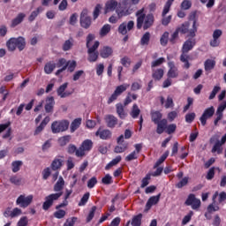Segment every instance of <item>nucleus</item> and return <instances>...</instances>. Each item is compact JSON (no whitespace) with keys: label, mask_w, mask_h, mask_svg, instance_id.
Wrapping results in <instances>:
<instances>
[{"label":"nucleus","mask_w":226,"mask_h":226,"mask_svg":"<svg viewBox=\"0 0 226 226\" xmlns=\"http://www.w3.org/2000/svg\"><path fill=\"white\" fill-rule=\"evenodd\" d=\"M89 200V192H87L83 195L80 201L79 202L78 206L82 207L85 204H87V201Z\"/></svg>","instance_id":"56"},{"label":"nucleus","mask_w":226,"mask_h":226,"mask_svg":"<svg viewBox=\"0 0 226 226\" xmlns=\"http://www.w3.org/2000/svg\"><path fill=\"white\" fill-rule=\"evenodd\" d=\"M7 47H8V49L11 50V52H13V50L17 49V38H11L7 41Z\"/></svg>","instance_id":"38"},{"label":"nucleus","mask_w":226,"mask_h":226,"mask_svg":"<svg viewBox=\"0 0 226 226\" xmlns=\"http://www.w3.org/2000/svg\"><path fill=\"white\" fill-rule=\"evenodd\" d=\"M89 11L87 9H84L80 15V25L85 28L87 29L91 26V18L87 16Z\"/></svg>","instance_id":"13"},{"label":"nucleus","mask_w":226,"mask_h":226,"mask_svg":"<svg viewBox=\"0 0 226 226\" xmlns=\"http://www.w3.org/2000/svg\"><path fill=\"white\" fill-rule=\"evenodd\" d=\"M102 181L103 185H112L113 183L112 176H110L109 174H107L104 177H102Z\"/></svg>","instance_id":"61"},{"label":"nucleus","mask_w":226,"mask_h":226,"mask_svg":"<svg viewBox=\"0 0 226 226\" xmlns=\"http://www.w3.org/2000/svg\"><path fill=\"white\" fill-rule=\"evenodd\" d=\"M72 47H73V39H69L64 42L63 50H64V52H66V51L70 50Z\"/></svg>","instance_id":"44"},{"label":"nucleus","mask_w":226,"mask_h":226,"mask_svg":"<svg viewBox=\"0 0 226 226\" xmlns=\"http://www.w3.org/2000/svg\"><path fill=\"white\" fill-rule=\"evenodd\" d=\"M124 142V136L122 134L117 138V144L115 147V153H124L125 149H128V143Z\"/></svg>","instance_id":"16"},{"label":"nucleus","mask_w":226,"mask_h":226,"mask_svg":"<svg viewBox=\"0 0 226 226\" xmlns=\"http://www.w3.org/2000/svg\"><path fill=\"white\" fill-rule=\"evenodd\" d=\"M70 142V136H64L58 139L59 146H66Z\"/></svg>","instance_id":"58"},{"label":"nucleus","mask_w":226,"mask_h":226,"mask_svg":"<svg viewBox=\"0 0 226 226\" xmlns=\"http://www.w3.org/2000/svg\"><path fill=\"white\" fill-rule=\"evenodd\" d=\"M113 52L114 50L112 49V48L109 46H103L100 49V56L101 57H102V59H107V57H110V56H112Z\"/></svg>","instance_id":"21"},{"label":"nucleus","mask_w":226,"mask_h":226,"mask_svg":"<svg viewBox=\"0 0 226 226\" xmlns=\"http://www.w3.org/2000/svg\"><path fill=\"white\" fill-rule=\"evenodd\" d=\"M190 180V178L188 177H185L184 178H182L177 185L176 187L177 188H183L184 186H186L188 185V181Z\"/></svg>","instance_id":"49"},{"label":"nucleus","mask_w":226,"mask_h":226,"mask_svg":"<svg viewBox=\"0 0 226 226\" xmlns=\"http://www.w3.org/2000/svg\"><path fill=\"white\" fill-rule=\"evenodd\" d=\"M61 197H63V192H56L47 196L42 205V208L44 209V211H48L52 204H54V202H56V200H58Z\"/></svg>","instance_id":"9"},{"label":"nucleus","mask_w":226,"mask_h":226,"mask_svg":"<svg viewBox=\"0 0 226 226\" xmlns=\"http://www.w3.org/2000/svg\"><path fill=\"white\" fill-rule=\"evenodd\" d=\"M55 218H57L58 220H61V218H64L66 216V211L64 210H57L54 213Z\"/></svg>","instance_id":"60"},{"label":"nucleus","mask_w":226,"mask_h":226,"mask_svg":"<svg viewBox=\"0 0 226 226\" xmlns=\"http://www.w3.org/2000/svg\"><path fill=\"white\" fill-rule=\"evenodd\" d=\"M90 149H93V140L85 139L80 147L76 151V156L82 157L86 155V153L89 152Z\"/></svg>","instance_id":"10"},{"label":"nucleus","mask_w":226,"mask_h":226,"mask_svg":"<svg viewBox=\"0 0 226 226\" xmlns=\"http://www.w3.org/2000/svg\"><path fill=\"white\" fill-rule=\"evenodd\" d=\"M63 188H64V178H63V177H59L53 187V190L54 192H56V193H63Z\"/></svg>","instance_id":"22"},{"label":"nucleus","mask_w":226,"mask_h":226,"mask_svg":"<svg viewBox=\"0 0 226 226\" xmlns=\"http://www.w3.org/2000/svg\"><path fill=\"white\" fill-rule=\"evenodd\" d=\"M226 142V135H224L222 138V140H217L213 148H212V153H217V154H221L222 151H223V148H222V146H223V143Z\"/></svg>","instance_id":"20"},{"label":"nucleus","mask_w":226,"mask_h":226,"mask_svg":"<svg viewBox=\"0 0 226 226\" xmlns=\"http://www.w3.org/2000/svg\"><path fill=\"white\" fill-rule=\"evenodd\" d=\"M80 124H82V118L74 119L72 121V123L71 124V132H72V133H73L74 132L79 130V128L80 127Z\"/></svg>","instance_id":"31"},{"label":"nucleus","mask_w":226,"mask_h":226,"mask_svg":"<svg viewBox=\"0 0 226 226\" xmlns=\"http://www.w3.org/2000/svg\"><path fill=\"white\" fill-rule=\"evenodd\" d=\"M10 181L12 185H16V186H20L22 185V178L13 176L10 178Z\"/></svg>","instance_id":"52"},{"label":"nucleus","mask_w":226,"mask_h":226,"mask_svg":"<svg viewBox=\"0 0 226 226\" xmlns=\"http://www.w3.org/2000/svg\"><path fill=\"white\" fill-rule=\"evenodd\" d=\"M119 162H121V155L117 156L110 162H109L106 165L105 170H109V169H112V167H116V165H117V163H119Z\"/></svg>","instance_id":"36"},{"label":"nucleus","mask_w":226,"mask_h":226,"mask_svg":"<svg viewBox=\"0 0 226 226\" xmlns=\"http://www.w3.org/2000/svg\"><path fill=\"white\" fill-rule=\"evenodd\" d=\"M98 47H100V41H94V34H89L87 37V59L89 63H96L98 61Z\"/></svg>","instance_id":"2"},{"label":"nucleus","mask_w":226,"mask_h":226,"mask_svg":"<svg viewBox=\"0 0 226 226\" xmlns=\"http://www.w3.org/2000/svg\"><path fill=\"white\" fill-rule=\"evenodd\" d=\"M120 63L125 68H129L130 64H132V60L128 56H124L123 58H121Z\"/></svg>","instance_id":"55"},{"label":"nucleus","mask_w":226,"mask_h":226,"mask_svg":"<svg viewBox=\"0 0 226 226\" xmlns=\"http://www.w3.org/2000/svg\"><path fill=\"white\" fill-rule=\"evenodd\" d=\"M34 199V196L33 194H20L16 200V205L19 206V207H22L23 209H26V207H29V206L33 204Z\"/></svg>","instance_id":"6"},{"label":"nucleus","mask_w":226,"mask_h":226,"mask_svg":"<svg viewBox=\"0 0 226 226\" xmlns=\"http://www.w3.org/2000/svg\"><path fill=\"white\" fill-rule=\"evenodd\" d=\"M167 119H162L160 122L156 123L157 124V129H156V133L159 135H162L165 130H167Z\"/></svg>","instance_id":"24"},{"label":"nucleus","mask_w":226,"mask_h":226,"mask_svg":"<svg viewBox=\"0 0 226 226\" xmlns=\"http://www.w3.org/2000/svg\"><path fill=\"white\" fill-rule=\"evenodd\" d=\"M24 165V162L22 161H14L11 162V170L14 173L19 172L20 170V168Z\"/></svg>","instance_id":"35"},{"label":"nucleus","mask_w":226,"mask_h":226,"mask_svg":"<svg viewBox=\"0 0 226 226\" xmlns=\"http://www.w3.org/2000/svg\"><path fill=\"white\" fill-rule=\"evenodd\" d=\"M172 3H174V0H168L164 5L163 11H162V17L167 15L169 11H170V7L172 6Z\"/></svg>","instance_id":"45"},{"label":"nucleus","mask_w":226,"mask_h":226,"mask_svg":"<svg viewBox=\"0 0 226 226\" xmlns=\"http://www.w3.org/2000/svg\"><path fill=\"white\" fill-rule=\"evenodd\" d=\"M216 197H218V192H216L214 195H213V203L210 204L208 207H207V212L208 213H213L215 211H218L220 209V207H218L216 205Z\"/></svg>","instance_id":"25"},{"label":"nucleus","mask_w":226,"mask_h":226,"mask_svg":"<svg viewBox=\"0 0 226 226\" xmlns=\"http://www.w3.org/2000/svg\"><path fill=\"white\" fill-rule=\"evenodd\" d=\"M73 193L72 190H65V194H64V200L57 207H66L68 206V199H70V195Z\"/></svg>","instance_id":"32"},{"label":"nucleus","mask_w":226,"mask_h":226,"mask_svg":"<svg viewBox=\"0 0 226 226\" xmlns=\"http://www.w3.org/2000/svg\"><path fill=\"white\" fill-rule=\"evenodd\" d=\"M164 73L165 72L163 69H157L153 71L152 77L154 79V80H162V79H163Z\"/></svg>","instance_id":"30"},{"label":"nucleus","mask_w":226,"mask_h":226,"mask_svg":"<svg viewBox=\"0 0 226 226\" xmlns=\"http://www.w3.org/2000/svg\"><path fill=\"white\" fill-rule=\"evenodd\" d=\"M149 40H151V34H149V32H147L141 37L140 44L141 45H149Z\"/></svg>","instance_id":"43"},{"label":"nucleus","mask_w":226,"mask_h":226,"mask_svg":"<svg viewBox=\"0 0 226 226\" xmlns=\"http://www.w3.org/2000/svg\"><path fill=\"white\" fill-rule=\"evenodd\" d=\"M135 26V23L133 21H129L127 24L126 23H122L118 26V33L120 34H126L128 31H132L133 29V26Z\"/></svg>","instance_id":"18"},{"label":"nucleus","mask_w":226,"mask_h":226,"mask_svg":"<svg viewBox=\"0 0 226 226\" xmlns=\"http://www.w3.org/2000/svg\"><path fill=\"white\" fill-rule=\"evenodd\" d=\"M45 9H43V7H39L37 8L36 11H34L30 17H29V20H34L36 19V17H38L39 13H41V11H43Z\"/></svg>","instance_id":"48"},{"label":"nucleus","mask_w":226,"mask_h":226,"mask_svg":"<svg viewBox=\"0 0 226 226\" xmlns=\"http://www.w3.org/2000/svg\"><path fill=\"white\" fill-rule=\"evenodd\" d=\"M56 66L57 68V64H56V63L48 62L44 66V72L47 75H50V73H52L54 72V70H56Z\"/></svg>","instance_id":"27"},{"label":"nucleus","mask_w":226,"mask_h":226,"mask_svg":"<svg viewBox=\"0 0 226 226\" xmlns=\"http://www.w3.org/2000/svg\"><path fill=\"white\" fill-rule=\"evenodd\" d=\"M192 216H193V211H190L187 215H185L182 221V225H186L192 220Z\"/></svg>","instance_id":"62"},{"label":"nucleus","mask_w":226,"mask_h":226,"mask_svg":"<svg viewBox=\"0 0 226 226\" xmlns=\"http://www.w3.org/2000/svg\"><path fill=\"white\" fill-rule=\"evenodd\" d=\"M137 158H139V154L133 151L125 157V162H132V160H137Z\"/></svg>","instance_id":"57"},{"label":"nucleus","mask_w":226,"mask_h":226,"mask_svg":"<svg viewBox=\"0 0 226 226\" xmlns=\"http://www.w3.org/2000/svg\"><path fill=\"white\" fill-rule=\"evenodd\" d=\"M116 108L117 114L119 116L120 119H124V117H126V113H124V107H123V104L117 103Z\"/></svg>","instance_id":"34"},{"label":"nucleus","mask_w":226,"mask_h":226,"mask_svg":"<svg viewBox=\"0 0 226 226\" xmlns=\"http://www.w3.org/2000/svg\"><path fill=\"white\" fill-rule=\"evenodd\" d=\"M157 202H160V194L150 197L146 204V211H149L153 206H156Z\"/></svg>","instance_id":"23"},{"label":"nucleus","mask_w":226,"mask_h":226,"mask_svg":"<svg viewBox=\"0 0 226 226\" xmlns=\"http://www.w3.org/2000/svg\"><path fill=\"white\" fill-rule=\"evenodd\" d=\"M24 17H26V15H24L22 13L19 14L18 17L12 20L11 27H15V26H19V24H20V22H22L24 20Z\"/></svg>","instance_id":"41"},{"label":"nucleus","mask_w":226,"mask_h":226,"mask_svg":"<svg viewBox=\"0 0 226 226\" xmlns=\"http://www.w3.org/2000/svg\"><path fill=\"white\" fill-rule=\"evenodd\" d=\"M216 66V61L215 59H207L204 63V68L206 72H211Z\"/></svg>","instance_id":"29"},{"label":"nucleus","mask_w":226,"mask_h":226,"mask_svg":"<svg viewBox=\"0 0 226 226\" xmlns=\"http://www.w3.org/2000/svg\"><path fill=\"white\" fill-rule=\"evenodd\" d=\"M160 43L162 47H167L169 43V32H164L160 39Z\"/></svg>","instance_id":"40"},{"label":"nucleus","mask_w":226,"mask_h":226,"mask_svg":"<svg viewBox=\"0 0 226 226\" xmlns=\"http://www.w3.org/2000/svg\"><path fill=\"white\" fill-rule=\"evenodd\" d=\"M215 116V107L211 106L209 108H207L201 117H200V121L202 124V126H206V124L207 123V119H211V117Z\"/></svg>","instance_id":"12"},{"label":"nucleus","mask_w":226,"mask_h":226,"mask_svg":"<svg viewBox=\"0 0 226 226\" xmlns=\"http://www.w3.org/2000/svg\"><path fill=\"white\" fill-rule=\"evenodd\" d=\"M105 121L109 128H114L117 124V118L112 115H107L105 117Z\"/></svg>","instance_id":"26"},{"label":"nucleus","mask_w":226,"mask_h":226,"mask_svg":"<svg viewBox=\"0 0 226 226\" xmlns=\"http://www.w3.org/2000/svg\"><path fill=\"white\" fill-rule=\"evenodd\" d=\"M77 222V217L69 218L66 220L64 226H73Z\"/></svg>","instance_id":"64"},{"label":"nucleus","mask_w":226,"mask_h":226,"mask_svg":"<svg viewBox=\"0 0 226 226\" xmlns=\"http://www.w3.org/2000/svg\"><path fill=\"white\" fill-rule=\"evenodd\" d=\"M165 61V58L160 57L157 60H154L152 62L151 66L152 68H156V66H160L163 64V62Z\"/></svg>","instance_id":"59"},{"label":"nucleus","mask_w":226,"mask_h":226,"mask_svg":"<svg viewBox=\"0 0 226 226\" xmlns=\"http://www.w3.org/2000/svg\"><path fill=\"white\" fill-rule=\"evenodd\" d=\"M63 162H64V158L63 156L58 155L55 157L51 162L50 169L53 170H59V169L63 167Z\"/></svg>","instance_id":"19"},{"label":"nucleus","mask_w":226,"mask_h":226,"mask_svg":"<svg viewBox=\"0 0 226 226\" xmlns=\"http://www.w3.org/2000/svg\"><path fill=\"white\" fill-rule=\"evenodd\" d=\"M137 17V28L138 29H149L150 26H153V22H154V18L152 14H148L146 16V13L144 12V9H141L137 11L136 13Z\"/></svg>","instance_id":"3"},{"label":"nucleus","mask_w":226,"mask_h":226,"mask_svg":"<svg viewBox=\"0 0 226 226\" xmlns=\"http://www.w3.org/2000/svg\"><path fill=\"white\" fill-rule=\"evenodd\" d=\"M177 128V125L176 124H170L169 125H166V133L170 135L171 133H174Z\"/></svg>","instance_id":"53"},{"label":"nucleus","mask_w":226,"mask_h":226,"mask_svg":"<svg viewBox=\"0 0 226 226\" xmlns=\"http://www.w3.org/2000/svg\"><path fill=\"white\" fill-rule=\"evenodd\" d=\"M169 71L167 72L168 79H177L179 77V71L177 70L174 62L168 63Z\"/></svg>","instance_id":"14"},{"label":"nucleus","mask_w":226,"mask_h":226,"mask_svg":"<svg viewBox=\"0 0 226 226\" xmlns=\"http://www.w3.org/2000/svg\"><path fill=\"white\" fill-rule=\"evenodd\" d=\"M41 174H42V178L44 180H47V179H49V177H50V174H52V169L50 167L45 168L42 170Z\"/></svg>","instance_id":"50"},{"label":"nucleus","mask_w":226,"mask_h":226,"mask_svg":"<svg viewBox=\"0 0 226 226\" xmlns=\"http://www.w3.org/2000/svg\"><path fill=\"white\" fill-rule=\"evenodd\" d=\"M16 47L19 49V50L26 49V39L23 37L16 38Z\"/></svg>","instance_id":"37"},{"label":"nucleus","mask_w":226,"mask_h":226,"mask_svg":"<svg viewBox=\"0 0 226 226\" xmlns=\"http://www.w3.org/2000/svg\"><path fill=\"white\" fill-rule=\"evenodd\" d=\"M128 87H130V84L127 83H124L117 87L113 94L109 98L108 104L110 105L113 102H116V100H117V98H119V96H121Z\"/></svg>","instance_id":"7"},{"label":"nucleus","mask_w":226,"mask_h":226,"mask_svg":"<svg viewBox=\"0 0 226 226\" xmlns=\"http://www.w3.org/2000/svg\"><path fill=\"white\" fill-rule=\"evenodd\" d=\"M128 4H130V0H120L119 3L116 0H109L105 4L104 13H110L116 10L118 19H123V17H126L131 13L130 11L126 9Z\"/></svg>","instance_id":"1"},{"label":"nucleus","mask_w":226,"mask_h":226,"mask_svg":"<svg viewBox=\"0 0 226 226\" xmlns=\"http://www.w3.org/2000/svg\"><path fill=\"white\" fill-rule=\"evenodd\" d=\"M95 137H99L102 140H109L112 139V132L109 129L99 128L95 132Z\"/></svg>","instance_id":"15"},{"label":"nucleus","mask_w":226,"mask_h":226,"mask_svg":"<svg viewBox=\"0 0 226 226\" xmlns=\"http://www.w3.org/2000/svg\"><path fill=\"white\" fill-rule=\"evenodd\" d=\"M68 89V83H64L61 85L57 90H56V94L60 98H68V96L72 95V92L66 90Z\"/></svg>","instance_id":"17"},{"label":"nucleus","mask_w":226,"mask_h":226,"mask_svg":"<svg viewBox=\"0 0 226 226\" xmlns=\"http://www.w3.org/2000/svg\"><path fill=\"white\" fill-rule=\"evenodd\" d=\"M222 87H220V85H216L215 87H214L208 99L209 100H215V97L216 96V94H218V93L221 91Z\"/></svg>","instance_id":"47"},{"label":"nucleus","mask_w":226,"mask_h":226,"mask_svg":"<svg viewBox=\"0 0 226 226\" xmlns=\"http://www.w3.org/2000/svg\"><path fill=\"white\" fill-rule=\"evenodd\" d=\"M111 26L109 24L104 25L100 31V35L101 36H107L109 33H110Z\"/></svg>","instance_id":"46"},{"label":"nucleus","mask_w":226,"mask_h":226,"mask_svg":"<svg viewBox=\"0 0 226 226\" xmlns=\"http://www.w3.org/2000/svg\"><path fill=\"white\" fill-rule=\"evenodd\" d=\"M170 152L166 151L164 153V154H162L161 156V158L155 162L154 167H159V165H162V163H163L165 162V160H167L168 156H169Z\"/></svg>","instance_id":"51"},{"label":"nucleus","mask_w":226,"mask_h":226,"mask_svg":"<svg viewBox=\"0 0 226 226\" xmlns=\"http://www.w3.org/2000/svg\"><path fill=\"white\" fill-rule=\"evenodd\" d=\"M20 215H22V209L15 207L11 210V218H17V216H20Z\"/></svg>","instance_id":"63"},{"label":"nucleus","mask_w":226,"mask_h":226,"mask_svg":"<svg viewBox=\"0 0 226 226\" xmlns=\"http://www.w3.org/2000/svg\"><path fill=\"white\" fill-rule=\"evenodd\" d=\"M56 66L57 68H61V66H63L56 72V75H60V73H63L66 68L69 70V72H74L75 68L77 67V62L72 60L66 63V59L60 58L56 64Z\"/></svg>","instance_id":"5"},{"label":"nucleus","mask_w":226,"mask_h":226,"mask_svg":"<svg viewBox=\"0 0 226 226\" xmlns=\"http://www.w3.org/2000/svg\"><path fill=\"white\" fill-rule=\"evenodd\" d=\"M195 47V39H188L185 41L183 44L182 52L183 54L180 56V60L182 63H184L185 68L188 69L190 68V63L188 62V52L192 50Z\"/></svg>","instance_id":"4"},{"label":"nucleus","mask_w":226,"mask_h":226,"mask_svg":"<svg viewBox=\"0 0 226 226\" xmlns=\"http://www.w3.org/2000/svg\"><path fill=\"white\" fill-rule=\"evenodd\" d=\"M152 121L156 124L162 121V115L160 111H152L151 112Z\"/></svg>","instance_id":"33"},{"label":"nucleus","mask_w":226,"mask_h":226,"mask_svg":"<svg viewBox=\"0 0 226 226\" xmlns=\"http://www.w3.org/2000/svg\"><path fill=\"white\" fill-rule=\"evenodd\" d=\"M140 114V109H139V106L137 104H133L131 116L133 119H137L139 117V115Z\"/></svg>","instance_id":"39"},{"label":"nucleus","mask_w":226,"mask_h":226,"mask_svg":"<svg viewBox=\"0 0 226 226\" xmlns=\"http://www.w3.org/2000/svg\"><path fill=\"white\" fill-rule=\"evenodd\" d=\"M54 105H56L54 97H48L46 100V105H45L46 112H52V109H54Z\"/></svg>","instance_id":"28"},{"label":"nucleus","mask_w":226,"mask_h":226,"mask_svg":"<svg viewBox=\"0 0 226 226\" xmlns=\"http://www.w3.org/2000/svg\"><path fill=\"white\" fill-rule=\"evenodd\" d=\"M142 223V214H139L132 218L131 224L132 226H140Z\"/></svg>","instance_id":"42"},{"label":"nucleus","mask_w":226,"mask_h":226,"mask_svg":"<svg viewBox=\"0 0 226 226\" xmlns=\"http://www.w3.org/2000/svg\"><path fill=\"white\" fill-rule=\"evenodd\" d=\"M180 6L182 10H190L192 8V0H184Z\"/></svg>","instance_id":"54"},{"label":"nucleus","mask_w":226,"mask_h":226,"mask_svg":"<svg viewBox=\"0 0 226 226\" xmlns=\"http://www.w3.org/2000/svg\"><path fill=\"white\" fill-rule=\"evenodd\" d=\"M200 200L195 197V194H190L185 200L186 206H191L192 209L194 211H199L200 208Z\"/></svg>","instance_id":"11"},{"label":"nucleus","mask_w":226,"mask_h":226,"mask_svg":"<svg viewBox=\"0 0 226 226\" xmlns=\"http://www.w3.org/2000/svg\"><path fill=\"white\" fill-rule=\"evenodd\" d=\"M69 126L70 123L66 120L55 121L51 124V132L53 133H61L62 132H66Z\"/></svg>","instance_id":"8"}]
</instances>
